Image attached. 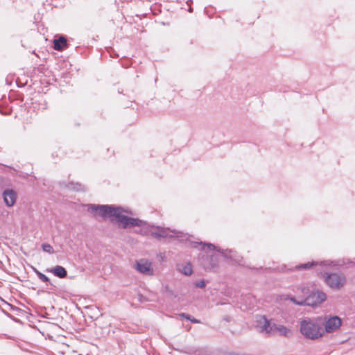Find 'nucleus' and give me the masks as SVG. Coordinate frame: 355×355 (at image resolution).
<instances>
[{
    "label": "nucleus",
    "mask_w": 355,
    "mask_h": 355,
    "mask_svg": "<svg viewBox=\"0 0 355 355\" xmlns=\"http://www.w3.org/2000/svg\"><path fill=\"white\" fill-rule=\"evenodd\" d=\"M89 210L92 212L97 213L103 218L114 217L116 222L123 228H127L135 226H141L143 221L134 218H130L123 215V209L120 207H113L112 205H89Z\"/></svg>",
    "instance_id": "nucleus-1"
},
{
    "label": "nucleus",
    "mask_w": 355,
    "mask_h": 355,
    "mask_svg": "<svg viewBox=\"0 0 355 355\" xmlns=\"http://www.w3.org/2000/svg\"><path fill=\"white\" fill-rule=\"evenodd\" d=\"M300 330L305 338L311 340L321 338L324 334V330L320 324L317 320L309 318L300 321Z\"/></svg>",
    "instance_id": "nucleus-2"
},
{
    "label": "nucleus",
    "mask_w": 355,
    "mask_h": 355,
    "mask_svg": "<svg viewBox=\"0 0 355 355\" xmlns=\"http://www.w3.org/2000/svg\"><path fill=\"white\" fill-rule=\"evenodd\" d=\"M144 223H142V228L141 229V233L144 234H150L153 238L159 239L162 238L173 237L175 236L178 238L182 237V233L178 232L175 230H172L169 228H165L162 227H150L149 230H146L144 227Z\"/></svg>",
    "instance_id": "nucleus-3"
},
{
    "label": "nucleus",
    "mask_w": 355,
    "mask_h": 355,
    "mask_svg": "<svg viewBox=\"0 0 355 355\" xmlns=\"http://www.w3.org/2000/svg\"><path fill=\"white\" fill-rule=\"evenodd\" d=\"M326 294L320 291L311 292L304 299L296 300L294 297H290L289 300L294 304L297 305H307L311 306H316L326 300Z\"/></svg>",
    "instance_id": "nucleus-4"
},
{
    "label": "nucleus",
    "mask_w": 355,
    "mask_h": 355,
    "mask_svg": "<svg viewBox=\"0 0 355 355\" xmlns=\"http://www.w3.org/2000/svg\"><path fill=\"white\" fill-rule=\"evenodd\" d=\"M325 283L334 290H340L345 282V276L342 273H330L324 276Z\"/></svg>",
    "instance_id": "nucleus-5"
},
{
    "label": "nucleus",
    "mask_w": 355,
    "mask_h": 355,
    "mask_svg": "<svg viewBox=\"0 0 355 355\" xmlns=\"http://www.w3.org/2000/svg\"><path fill=\"white\" fill-rule=\"evenodd\" d=\"M135 269L140 273L145 275H153L154 270L153 263L148 259H141L136 261Z\"/></svg>",
    "instance_id": "nucleus-6"
},
{
    "label": "nucleus",
    "mask_w": 355,
    "mask_h": 355,
    "mask_svg": "<svg viewBox=\"0 0 355 355\" xmlns=\"http://www.w3.org/2000/svg\"><path fill=\"white\" fill-rule=\"evenodd\" d=\"M342 324V320L338 316L330 317L325 321L324 329L327 333L336 331Z\"/></svg>",
    "instance_id": "nucleus-7"
},
{
    "label": "nucleus",
    "mask_w": 355,
    "mask_h": 355,
    "mask_svg": "<svg viewBox=\"0 0 355 355\" xmlns=\"http://www.w3.org/2000/svg\"><path fill=\"white\" fill-rule=\"evenodd\" d=\"M3 195V200L6 205L8 207H12L15 204L17 198V194L15 191L12 189H7L4 191Z\"/></svg>",
    "instance_id": "nucleus-8"
},
{
    "label": "nucleus",
    "mask_w": 355,
    "mask_h": 355,
    "mask_svg": "<svg viewBox=\"0 0 355 355\" xmlns=\"http://www.w3.org/2000/svg\"><path fill=\"white\" fill-rule=\"evenodd\" d=\"M68 46L66 38L63 36L59 37L53 40V48L56 51H62Z\"/></svg>",
    "instance_id": "nucleus-9"
},
{
    "label": "nucleus",
    "mask_w": 355,
    "mask_h": 355,
    "mask_svg": "<svg viewBox=\"0 0 355 355\" xmlns=\"http://www.w3.org/2000/svg\"><path fill=\"white\" fill-rule=\"evenodd\" d=\"M48 271L52 272L55 276L60 278H64L67 275V272L65 268L60 266H56Z\"/></svg>",
    "instance_id": "nucleus-10"
},
{
    "label": "nucleus",
    "mask_w": 355,
    "mask_h": 355,
    "mask_svg": "<svg viewBox=\"0 0 355 355\" xmlns=\"http://www.w3.org/2000/svg\"><path fill=\"white\" fill-rule=\"evenodd\" d=\"M273 332H277L281 336H284L287 337L291 334V330L284 325H278L276 324H273Z\"/></svg>",
    "instance_id": "nucleus-11"
},
{
    "label": "nucleus",
    "mask_w": 355,
    "mask_h": 355,
    "mask_svg": "<svg viewBox=\"0 0 355 355\" xmlns=\"http://www.w3.org/2000/svg\"><path fill=\"white\" fill-rule=\"evenodd\" d=\"M178 270L182 274L189 276L193 272L192 266L190 263H187L184 265L178 266Z\"/></svg>",
    "instance_id": "nucleus-12"
},
{
    "label": "nucleus",
    "mask_w": 355,
    "mask_h": 355,
    "mask_svg": "<svg viewBox=\"0 0 355 355\" xmlns=\"http://www.w3.org/2000/svg\"><path fill=\"white\" fill-rule=\"evenodd\" d=\"M218 258L216 255H210L209 263H205L204 266L206 268H213L218 266Z\"/></svg>",
    "instance_id": "nucleus-13"
},
{
    "label": "nucleus",
    "mask_w": 355,
    "mask_h": 355,
    "mask_svg": "<svg viewBox=\"0 0 355 355\" xmlns=\"http://www.w3.org/2000/svg\"><path fill=\"white\" fill-rule=\"evenodd\" d=\"M67 188L71 190H74L76 191H85V185H83L78 182H69L68 184H67Z\"/></svg>",
    "instance_id": "nucleus-14"
},
{
    "label": "nucleus",
    "mask_w": 355,
    "mask_h": 355,
    "mask_svg": "<svg viewBox=\"0 0 355 355\" xmlns=\"http://www.w3.org/2000/svg\"><path fill=\"white\" fill-rule=\"evenodd\" d=\"M295 292L297 293H301L302 295L300 296V300L304 299L307 295L310 294L309 289L307 287L305 286H299L296 288Z\"/></svg>",
    "instance_id": "nucleus-15"
},
{
    "label": "nucleus",
    "mask_w": 355,
    "mask_h": 355,
    "mask_svg": "<svg viewBox=\"0 0 355 355\" xmlns=\"http://www.w3.org/2000/svg\"><path fill=\"white\" fill-rule=\"evenodd\" d=\"M261 329L267 333H271L274 331L273 324H271L270 321L264 318V323L261 326Z\"/></svg>",
    "instance_id": "nucleus-16"
},
{
    "label": "nucleus",
    "mask_w": 355,
    "mask_h": 355,
    "mask_svg": "<svg viewBox=\"0 0 355 355\" xmlns=\"http://www.w3.org/2000/svg\"><path fill=\"white\" fill-rule=\"evenodd\" d=\"M197 245L202 246V250H205L206 248H207L210 250H216V246L211 243H196L194 247L196 248Z\"/></svg>",
    "instance_id": "nucleus-17"
},
{
    "label": "nucleus",
    "mask_w": 355,
    "mask_h": 355,
    "mask_svg": "<svg viewBox=\"0 0 355 355\" xmlns=\"http://www.w3.org/2000/svg\"><path fill=\"white\" fill-rule=\"evenodd\" d=\"M317 263H318L317 262H314V261L308 262L306 263H304V264H301V265L297 266L295 267V268L297 269V270L310 269L313 265H316Z\"/></svg>",
    "instance_id": "nucleus-18"
},
{
    "label": "nucleus",
    "mask_w": 355,
    "mask_h": 355,
    "mask_svg": "<svg viewBox=\"0 0 355 355\" xmlns=\"http://www.w3.org/2000/svg\"><path fill=\"white\" fill-rule=\"evenodd\" d=\"M35 272L37 275V276L38 277V278L43 282H49V278L46 276L45 275H44L43 273L40 272V271H38L37 270L35 269Z\"/></svg>",
    "instance_id": "nucleus-19"
},
{
    "label": "nucleus",
    "mask_w": 355,
    "mask_h": 355,
    "mask_svg": "<svg viewBox=\"0 0 355 355\" xmlns=\"http://www.w3.org/2000/svg\"><path fill=\"white\" fill-rule=\"evenodd\" d=\"M42 248L44 252H48L49 254H52L54 252L53 247L50 244L44 243L42 245Z\"/></svg>",
    "instance_id": "nucleus-20"
},
{
    "label": "nucleus",
    "mask_w": 355,
    "mask_h": 355,
    "mask_svg": "<svg viewBox=\"0 0 355 355\" xmlns=\"http://www.w3.org/2000/svg\"><path fill=\"white\" fill-rule=\"evenodd\" d=\"M182 318H184L188 320H190L192 323H200V320L198 319H196L194 318H191V316L188 314H186L184 313H182L180 315Z\"/></svg>",
    "instance_id": "nucleus-21"
},
{
    "label": "nucleus",
    "mask_w": 355,
    "mask_h": 355,
    "mask_svg": "<svg viewBox=\"0 0 355 355\" xmlns=\"http://www.w3.org/2000/svg\"><path fill=\"white\" fill-rule=\"evenodd\" d=\"M196 286L199 288H204L205 286V282L204 281H200L196 283Z\"/></svg>",
    "instance_id": "nucleus-22"
},
{
    "label": "nucleus",
    "mask_w": 355,
    "mask_h": 355,
    "mask_svg": "<svg viewBox=\"0 0 355 355\" xmlns=\"http://www.w3.org/2000/svg\"><path fill=\"white\" fill-rule=\"evenodd\" d=\"M322 263H324V265H328L327 262H323Z\"/></svg>",
    "instance_id": "nucleus-23"
},
{
    "label": "nucleus",
    "mask_w": 355,
    "mask_h": 355,
    "mask_svg": "<svg viewBox=\"0 0 355 355\" xmlns=\"http://www.w3.org/2000/svg\"><path fill=\"white\" fill-rule=\"evenodd\" d=\"M191 11H192V8H189V12H191Z\"/></svg>",
    "instance_id": "nucleus-24"
}]
</instances>
